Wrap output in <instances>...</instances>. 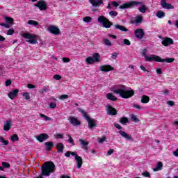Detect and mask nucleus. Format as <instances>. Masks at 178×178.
I'll return each mask as SVG.
<instances>
[{"label":"nucleus","instance_id":"f257e3e1","mask_svg":"<svg viewBox=\"0 0 178 178\" xmlns=\"http://www.w3.org/2000/svg\"><path fill=\"white\" fill-rule=\"evenodd\" d=\"M111 91L117 95H120L121 98L127 99L131 98L134 95V90L131 88H129L124 85H115L111 88Z\"/></svg>","mask_w":178,"mask_h":178},{"label":"nucleus","instance_id":"f03ea898","mask_svg":"<svg viewBox=\"0 0 178 178\" xmlns=\"http://www.w3.org/2000/svg\"><path fill=\"white\" fill-rule=\"evenodd\" d=\"M137 5H140V6L138 8L139 12L140 13H145L147 12V6L145 4H143L141 1H131L129 3H125L120 6V9H127V8H131V6H136Z\"/></svg>","mask_w":178,"mask_h":178},{"label":"nucleus","instance_id":"7ed1b4c3","mask_svg":"<svg viewBox=\"0 0 178 178\" xmlns=\"http://www.w3.org/2000/svg\"><path fill=\"white\" fill-rule=\"evenodd\" d=\"M55 172V164L52 162H46L42 167V176L48 177Z\"/></svg>","mask_w":178,"mask_h":178},{"label":"nucleus","instance_id":"20e7f679","mask_svg":"<svg viewBox=\"0 0 178 178\" xmlns=\"http://www.w3.org/2000/svg\"><path fill=\"white\" fill-rule=\"evenodd\" d=\"M22 36L26 40V42L29 44H38V35L34 33H24Z\"/></svg>","mask_w":178,"mask_h":178},{"label":"nucleus","instance_id":"39448f33","mask_svg":"<svg viewBox=\"0 0 178 178\" xmlns=\"http://www.w3.org/2000/svg\"><path fill=\"white\" fill-rule=\"evenodd\" d=\"M70 155L74 156L76 163V168L78 169H81V166H83V158H81L80 156H78L74 152L67 151L66 153H65V156H67V158H69Z\"/></svg>","mask_w":178,"mask_h":178},{"label":"nucleus","instance_id":"423d86ee","mask_svg":"<svg viewBox=\"0 0 178 178\" xmlns=\"http://www.w3.org/2000/svg\"><path fill=\"white\" fill-rule=\"evenodd\" d=\"M86 62L88 65H94L95 62L99 63V62H101V56H99V54L98 53H95L93 54L92 57L89 56L86 58Z\"/></svg>","mask_w":178,"mask_h":178},{"label":"nucleus","instance_id":"0eeeda50","mask_svg":"<svg viewBox=\"0 0 178 178\" xmlns=\"http://www.w3.org/2000/svg\"><path fill=\"white\" fill-rule=\"evenodd\" d=\"M97 22H99L100 24H102V27H104V29H111V26H112V22L104 15L99 16Z\"/></svg>","mask_w":178,"mask_h":178},{"label":"nucleus","instance_id":"6e6552de","mask_svg":"<svg viewBox=\"0 0 178 178\" xmlns=\"http://www.w3.org/2000/svg\"><path fill=\"white\" fill-rule=\"evenodd\" d=\"M85 119L88 122V129H94L97 126V121L94 118L88 117L87 114H85Z\"/></svg>","mask_w":178,"mask_h":178},{"label":"nucleus","instance_id":"1a4fd4ad","mask_svg":"<svg viewBox=\"0 0 178 178\" xmlns=\"http://www.w3.org/2000/svg\"><path fill=\"white\" fill-rule=\"evenodd\" d=\"M142 55L143 56H144L147 62H152V60H155V61L156 60V57H157L156 55H152L150 56L147 55V49H145L143 50Z\"/></svg>","mask_w":178,"mask_h":178},{"label":"nucleus","instance_id":"9d476101","mask_svg":"<svg viewBox=\"0 0 178 178\" xmlns=\"http://www.w3.org/2000/svg\"><path fill=\"white\" fill-rule=\"evenodd\" d=\"M106 111L107 115H110L111 116H115L118 115V112L116 111V108L112 107V106L107 104L106 106Z\"/></svg>","mask_w":178,"mask_h":178},{"label":"nucleus","instance_id":"9b49d317","mask_svg":"<svg viewBox=\"0 0 178 178\" xmlns=\"http://www.w3.org/2000/svg\"><path fill=\"white\" fill-rule=\"evenodd\" d=\"M34 6L39 8L40 10H47V1L44 0H40L38 1V3H35Z\"/></svg>","mask_w":178,"mask_h":178},{"label":"nucleus","instance_id":"f8f14e48","mask_svg":"<svg viewBox=\"0 0 178 178\" xmlns=\"http://www.w3.org/2000/svg\"><path fill=\"white\" fill-rule=\"evenodd\" d=\"M48 31H49L51 34H54L55 35H59V34H60V30L59 28L54 25L49 26Z\"/></svg>","mask_w":178,"mask_h":178},{"label":"nucleus","instance_id":"ddd939ff","mask_svg":"<svg viewBox=\"0 0 178 178\" xmlns=\"http://www.w3.org/2000/svg\"><path fill=\"white\" fill-rule=\"evenodd\" d=\"M10 129H12V120L8 119L4 122V124L3 126V130H4V131H9Z\"/></svg>","mask_w":178,"mask_h":178},{"label":"nucleus","instance_id":"4468645a","mask_svg":"<svg viewBox=\"0 0 178 178\" xmlns=\"http://www.w3.org/2000/svg\"><path fill=\"white\" fill-rule=\"evenodd\" d=\"M35 138L40 143H44V141H46V140H48L49 138V136H48V134H41L38 136H35Z\"/></svg>","mask_w":178,"mask_h":178},{"label":"nucleus","instance_id":"2eb2a0df","mask_svg":"<svg viewBox=\"0 0 178 178\" xmlns=\"http://www.w3.org/2000/svg\"><path fill=\"white\" fill-rule=\"evenodd\" d=\"M156 62H161L163 63V62H166L167 63H172L175 62V58H166L165 59H163L162 58L157 56L156 58Z\"/></svg>","mask_w":178,"mask_h":178},{"label":"nucleus","instance_id":"dca6fc26","mask_svg":"<svg viewBox=\"0 0 178 178\" xmlns=\"http://www.w3.org/2000/svg\"><path fill=\"white\" fill-rule=\"evenodd\" d=\"M99 70L101 72H111L112 70H114L115 69L113 67H111L110 65H101L99 67Z\"/></svg>","mask_w":178,"mask_h":178},{"label":"nucleus","instance_id":"f3484780","mask_svg":"<svg viewBox=\"0 0 178 178\" xmlns=\"http://www.w3.org/2000/svg\"><path fill=\"white\" fill-rule=\"evenodd\" d=\"M174 41L170 38H163V40L161 42V44L164 47H168V45H172V44H174Z\"/></svg>","mask_w":178,"mask_h":178},{"label":"nucleus","instance_id":"a211bd4d","mask_svg":"<svg viewBox=\"0 0 178 178\" xmlns=\"http://www.w3.org/2000/svg\"><path fill=\"white\" fill-rule=\"evenodd\" d=\"M68 120L70 123V124H72V126H80L81 122L79 121V120L76 117H70L68 118Z\"/></svg>","mask_w":178,"mask_h":178},{"label":"nucleus","instance_id":"6ab92c4d","mask_svg":"<svg viewBox=\"0 0 178 178\" xmlns=\"http://www.w3.org/2000/svg\"><path fill=\"white\" fill-rule=\"evenodd\" d=\"M17 94H19V89H14L13 90L8 92V97L10 99H15V98H16V97H17Z\"/></svg>","mask_w":178,"mask_h":178},{"label":"nucleus","instance_id":"aec40b11","mask_svg":"<svg viewBox=\"0 0 178 178\" xmlns=\"http://www.w3.org/2000/svg\"><path fill=\"white\" fill-rule=\"evenodd\" d=\"M161 4L163 9H175V6H172L170 3H166V0H161Z\"/></svg>","mask_w":178,"mask_h":178},{"label":"nucleus","instance_id":"412c9836","mask_svg":"<svg viewBox=\"0 0 178 178\" xmlns=\"http://www.w3.org/2000/svg\"><path fill=\"white\" fill-rule=\"evenodd\" d=\"M135 36L136 38L141 40L144 37V31L141 29H138L135 31Z\"/></svg>","mask_w":178,"mask_h":178},{"label":"nucleus","instance_id":"4be33fe9","mask_svg":"<svg viewBox=\"0 0 178 178\" xmlns=\"http://www.w3.org/2000/svg\"><path fill=\"white\" fill-rule=\"evenodd\" d=\"M118 133L124 138H126L127 140H129V141H133V136H131V135H128L127 133H126L122 130L119 131Z\"/></svg>","mask_w":178,"mask_h":178},{"label":"nucleus","instance_id":"5701e85b","mask_svg":"<svg viewBox=\"0 0 178 178\" xmlns=\"http://www.w3.org/2000/svg\"><path fill=\"white\" fill-rule=\"evenodd\" d=\"M89 2L92 5V6H95V8H98L99 5H102V3H104L102 0H90Z\"/></svg>","mask_w":178,"mask_h":178},{"label":"nucleus","instance_id":"b1692460","mask_svg":"<svg viewBox=\"0 0 178 178\" xmlns=\"http://www.w3.org/2000/svg\"><path fill=\"white\" fill-rule=\"evenodd\" d=\"M114 29H115V30H120V31H124V32L129 31V29H127L126 27H124L122 25H120V24L114 25Z\"/></svg>","mask_w":178,"mask_h":178},{"label":"nucleus","instance_id":"393cba45","mask_svg":"<svg viewBox=\"0 0 178 178\" xmlns=\"http://www.w3.org/2000/svg\"><path fill=\"white\" fill-rule=\"evenodd\" d=\"M56 147L57 148V152H63V149L65 148V145H63V143H57Z\"/></svg>","mask_w":178,"mask_h":178},{"label":"nucleus","instance_id":"a878e982","mask_svg":"<svg viewBox=\"0 0 178 178\" xmlns=\"http://www.w3.org/2000/svg\"><path fill=\"white\" fill-rule=\"evenodd\" d=\"M143 15H138L135 17V21L134 22H135L136 24H140L143 23Z\"/></svg>","mask_w":178,"mask_h":178},{"label":"nucleus","instance_id":"bb28decb","mask_svg":"<svg viewBox=\"0 0 178 178\" xmlns=\"http://www.w3.org/2000/svg\"><path fill=\"white\" fill-rule=\"evenodd\" d=\"M106 98H107V99H109L110 101H117L118 100V97H116V96L113 95V94H112V93H108L106 95Z\"/></svg>","mask_w":178,"mask_h":178},{"label":"nucleus","instance_id":"cd10ccee","mask_svg":"<svg viewBox=\"0 0 178 178\" xmlns=\"http://www.w3.org/2000/svg\"><path fill=\"white\" fill-rule=\"evenodd\" d=\"M79 143H81L82 148H84V149H88V148L87 147V145H88V142L85 141L83 139H79Z\"/></svg>","mask_w":178,"mask_h":178},{"label":"nucleus","instance_id":"c85d7f7f","mask_svg":"<svg viewBox=\"0 0 178 178\" xmlns=\"http://www.w3.org/2000/svg\"><path fill=\"white\" fill-rule=\"evenodd\" d=\"M163 166V164L162 163V162H159L156 165V168L153 169L154 172H158L159 170H162Z\"/></svg>","mask_w":178,"mask_h":178},{"label":"nucleus","instance_id":"c756f323","mask_svg":"<svg viewBox=\"0 0 178 178\" xmlns=\"http://www.w3.org/2000/svg\"><path fill=\"white\" fill-rule=\"evenodd\" d=\"M142 104H148L149 102V97L147 95H143L141 97Z\"/></svg>","mask_w":178,"mask_h":178},{"label":"nucleus","instance_id":"7c9ffc66","mask_svg":"<svg viewBox=\"0 0 178 178\" xmlns=\"http://www.w3.org/2000/svg\"><path fill=\"white\" fill-rule=\"evenodd\" d=\"M44 145H46V148H47V151H51V149H52V147H54V143L46 142V143H44Z\"/></svg>","mask_w":178,"mask_h":178},{"label":"nucleus","instance_id":"2f4dec72","mask_svg":"<svg viewBox=\"0 0 178 178\" xmlns=\"http://www.w3.org/2000/svg\"><path fill=\"white\" fill-rule=\"evenodd\" d=\"M156 16H157L159 19H162L165 17V12L162 10H159L156 13Z\"/></svg>","mask_w":178,"mask_h":178},{"label":"nucleus","instance_id":"473e14b6","mask_svg":"<svg viewBox=\"0 0 178 178\" xmlns=\"http://www.w3.org/2000/svg\"><path fill=\"white\" fill-rule=\"evenodd\" d=\"M5 20H6V22L8 23V24H13V22H15L13 18L10 17H6Z\"/></svg>","mask_w":178,"mask_h":178},{"label":"nucleus","instance_id":"72a5a7b5","mask_svg":"<svg viewBox=\"0 0 178 178\" xmlns=\"http://www.w3.org/2000/svg\"><path fill=\"white\" fill-rule=\"evenodd\" d=\"M40 118L44 119V120H45L46 122H49V121L52 120V118H51L44 114H40Z\"/></svg>","mask_w":178,"mask_h":178},{"label":"nucleus","instance_id":"f704fd0d","mask_svg":"<svg viewBox=\"0 0 178 178\" xmlns=\"http://www.w3.org/2000/svg\"><path fill=\"white\" fill-rule=\"evenodd\" d=\"M103 41L107 47H112V42L108 39L104 38L103 39Z\"/></svg>","mask_w":178,"mask_h":178},{"label":"nucleus","instance_id":"c9c22d12","mask_svg":"<svg viewBox=\"0 0 178 178\" xmlns=\"http://www.w3.org/2000/svg\"><path fill=\"white\" fill-rule=\"evenodd\" d=\"M11 141H13V143H15V141H19V136H17V134H13V136H11Z\"/></svg>","mask_w":178,"mask_h":178},{"label":"nucleus","instance_id":"e433bc0d","mask_svg":"<svg viewBox=\"0 0 178 178\" xmlns=\"http://www.w3.org/2000/svg\"><path fill=\"white\" fill-rule=\"evenodd\" d=\"M0 143H2L3 145H8L9 144V141L5 140L2 136H0Z\"/></svg>","mask_w":178,"mask_h":178},{"label":"nucleus","instance_id":"4c0bfd02","mask_svg":"<svg viewBox=\"0 0 178 178\" xmlns=\"http://www.w3.org/2000/svg\"><path fill=\"white\" fill-rule=\"evenodd\" d=\"M28 24H30L31 26H38V22L34 21V20H29L28 21Z\"/></svg>","mask_w":178,"mask_h":178},{"label":"nucleus","instance_id":"58836bf2","mask_svg":"<svg viewBox=\"0 0 178 178\" xmlns=\"http://www.w3.org/2000/svg\"><path fill=\"white\" fill-rule=\"evenodd\" d=\"M67 137H68V143H70V144H71V145H74V140H73V138H72V136L67 134L66 135Z\"/></svg>","mask_w":178,"mask_h":178},{"label":"nucleus","instance_id":"ea45409f","mask_svg":"<svg viewBox=\"0 0 178 178\" xmlns=\"http://www.w3.org/2000/svg\"><path fill=\"white\" fill-rule=\"evenodd\" d=\"M22 97H24V99L29 100L30 99V93L25 92L22 94Z\"/></svg>","mask_w":178,"mask_h":178},{"label":"nucleus","instance_id":"a19ab883","mask_svg":"<svg viewBox=\"0 0 178 178\" xmlns=\"http://www.w3.org/2000/svg\"><path fill=\"white\" fill-rule=\"evenodd\" d=\"M83 22H85V23H90V22H91V20H92V18H91V17H85L83 19Z\"/></svg>","mask_w":178,"mask_h":178},{"label":"nucleus","instance_id":"79ce46f5","mask_svg":"<svg viewBox=\"0 0 178 178\" xmlns=\"http://www.w3.org/2000/svg\"><path fill=\"white\" fill-rule=\"evenodd\" d=\"M120 122L122 124H124L127 123V122H129V120L127 118H120Z\"/></svg>","mask_w":178,"mask_h":178},{"label":"nucleus","instance_id":"37998d69","mask_svg":"<svg viewBox=\"0 0 178 178\" xmlns=\"http://www.w3.org/2000/svg\"><path fill=\"white\" fill-rule=\"evenodd\" d=\"M109 15L110 16H111L112 17H115L116 16H118V12L115 11V10H112L109 12Z\"/></svg>","mask_w":178,"mask_h":178},{"label":"nucleus","instance_id":"c03bdc74","mask_svg":"<svg viewBox=\"0 0 178 178\" xmlns=\"http://www.w3.org/2000/svg\"><path fill=\"white\" fill-rule=\"evenodd\" d=\"M122 44H124V45H131V43L130 42V40H129L128 39H124L122 40Z\"/></svg>","mask_w":178,"mask_h":178},{"label":"nucleus","instance_id":"a18cd8bd","mask_svg":"<svg viewBox=\"0 0 178 178\" xmlns=\"http://www.w3.org/2000/svg\"><path fill=\"white\" fill-rule=\"evenodd\" d=\"M15 34V30L13 29H10L7 31V35H13Z\"/></svg>","mask_w":178,"mask_h":178},{"label":"nucleus","instance_id":"49530a36","mask_svg":"<svg viewBox=\"0 0 178 178\" xmlns=\"http://www.w3.org/2000/svg\"><path fill=\"white\" fill-rule=\"evenodd\" d=\"M69 98V95H62L59 97V99L63 100V99H67Z\"/></svg>","mask_w":178,"mask_h":178},{"label":"nucleus","instance_id":"de8ad7c7","mask_svg":"<svg viewBox=\"0 0 178 178\" xmlns=\"http://www.w3.org/2000/svg\"><path fill=\"white\" fill-rule=\"evenodd\" d=\"M2 166L3 168V169H5V168H10V164H9L8 163H6V162H3L2 163Z\"/></svg>","mask_w":178,"mask_h":178},{"label":"nucleus","instance_id":"09e8293b","mask_svg":"<svg viewBox=\"0 0 178 178\" xmlns=\"http://www.w3.org/2000/svg\"><path fill=\"white\" fill-rule=\"evenodd\" d=\"M142 176H144V177H151V175L147 171L143 172Z\"/></svg>","mask_w":178,"mask_h":178},{"label":"nucleus","instance_id":"8fccbe9b","mask_svg":"<svg viewBox=\"0 0 178 178\" xmlns=\"http://www.w3.org/2000/svg\"><path fill=\"white\" fill-rule=\"evenodd\" d=\"M105 140H106V137L99 138L98 143H99V144H102V143L105 142Z\"/></svg>","mask_w":178,"mask_h":178},{"label":"nucleus","instance_id":"3c124183","mask_svg":"<svg viewBox=\"0 0 178 178\" xmlns=\"http://www.w3.org/2000/svg\"><path fill=\"white\" fill-rule=\"evenodd\" d=\"M62 61L64 63H69V62H70V59L69 58H62Z\"/></svg>","mask_w":178,"mask_h":178},{"label":"nucleus","instance_id":"603ef678","mask_svg":"<svg viewBox=\"0 0 178 178\" xmlns=\"http://www.w3.org/2000/svg\"><path fill=\"white\" fill-rule=\"evenodd\" d=\"M50 108H51V109H55V108H56V103L51 102L50 103Z\"/></svg>","mask_w":178,"mask_h":178},{"label":"nucleus","instance_id":"864d4df0","mask_svg":"<svg viewBox=\"0 0 178 178\" xmlns=\"http://www.w3.org/2000/svg\"><path fill=\"white\" fill-rule=\"evenodd\" d=\"M0 26H3V27H5L6 29H9L10 27V25L5 23H0Z\"/></svg>","mask_w":178,"mask_h":178},{"label":"nucleus","instance_id":"5fc2aeb1","mask_svg":"<svg viewBox=\"0 0 178 178\" xmlns=\"http://www.w3.org/2000/svg\"><path fill=\"white\" fill-rule=\"evenodd\" d=\"M54 80H60L62 79V76L59 74H56L54 76Z\"/></svg>","mask_w":178,"mask_h":178},{"label":"nucleus","instance_id":"6e6d98bb","mask_svg":"<svg viewBox=\"0 0 178 178\" xmlns=\"http://www.w3.org/2000/svg\"><path fill=\"white\" fill-rule=\"evenodd\" d=\"M114 126L116 129H118V130H122V126H120L119 124L115 122Z\"/></svg>","mask_w":178,"mask_h":178},{"label":"nucleus","instance_id":"4d7b16f0","mask_svg":"<svg viewBox=\"0 0 178 178\" xmlns=\"http://www.w3.org/2000/svg\"><path fill=\"white\" fill-rule=\"evenodd\" d=\"M10 84H12V81H10V79L6 81V87H9Z\"/></svg>","mask_w":178,"mask_h":178},{"label":"nucleus","instance_id":"13d9d810","mask_svg":"<svg viewBox=\"0 0 178 178\" xmlns=\"http://www.w3.org/2000/svg\"><path fill=\"white\" fill-rule=\"evenodd\" d=\"M131 118L134 122H136V123H138V122H140V120L137 118V117H136V115H133Z\"/></svg>","mask_w":178,"mask_h":178},{"label":"nucleus","instance_id":"bf43d9fd","mask_svg":"<svg viewBox=\"0 0 178 178\" xmlns=\"http://www.w3.org/2000/svg\"><path fill=\"white\" fill-rule=\"evenodd\" d=\"M118 55H119L118 53H113V54H111V58H112L113 59H116V58H118Z\"/></svg>","mask_w":178,"mask_h":178},{"label":"nucleus","instance_id":"052dcab7","mask_svg":"<svg viewBox=\"0 0 178 178\" xmlns=\"http://www.w3.org/2000/svg\"><path fill=\"white\" fill-rule=\"evenodd\" d=\"M56 138H63V135L60 134H57L56 135H55Z\"/></svg>","mask_w":178,"mask_h":178},{"label":"nucleus","instance_id":"680f3d73","mask_svg":"<svg viewBox=\"0 0 178 178\" xmlns=\"http://www.w3.org/2000/svg\"><path fill=\"white\" fill-rule=\"evenodd\" d=\"M113 152H115V150L113 149H111L110 150H108L107 152V155H112V154H113Z\"/></svg>","mask_w":178,"mask_h":178},{"label":"nucleus","instance_id":"e2e57ef3","mask_svg":"<svg viewBox=\"0 0 178 178\" xmlns=\"http://www.w3.org/2000/svg\"><path fill=\"white\" fill-rule=\"evenodd\" d=\"M111 5L113 6L115 8H118V6H119V4L116 1H112Z\"/></svg>","mask_w":178,"mask_h":178},{"label":"nucleus","instance_id":"0e129e2a","mask_svg":"<svg viewBox=\"0 0 178 178\" xmlns=\"http://www.w3.org/2000/svg\"><path fill=\"white\" fill-rule=\"evenodd\" d=\"M28 88H30V89H33V88H35V86L33 85V84H28L27 86Z\"/></svg>","mask_w":178,"mask_h":178},{"label":"nucleus","instance_id":"69168bd1","mask_svg":"<svg viewBox=\"0 0 178 178\" xmlns=\"http://www.w3.org/2000/svg\"><path fill=\"white\" fill-rule=\"evenodd\" d=\"M167 104L168 105H170V106H173V105H175V102L173 101H168Z\"/></svg>","mask_w":178,"mask_h":178},{"label":"nucleus","instance_id":"338daca9","mask_svg":"<svg viewBox=\"0 0 178 178\" xmlns=\"http://www.w3.org/2000/svg\"><path fill=\"white\" fill-rule=\"evenodd\" d=\"M140 69H141V70H143V72H148L145 67H144L143 65H140Z\"/></svg>","mask_w":178,"mask_h":178},{"label":"nucleus","instance_id":"774afa93","mask_svg":"<svg viewBox=\"0 0 178 178\" xmlns=\"http://www.w3.org/2000/svg\"><path fill=\"white\" fill-rule=\"evenodd\" d=\"M173 155H175V156H178V149L173 152Z\"/></svg>","mask_w":178,"mask_h":178}]
</instances>
